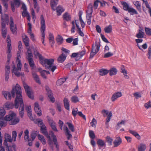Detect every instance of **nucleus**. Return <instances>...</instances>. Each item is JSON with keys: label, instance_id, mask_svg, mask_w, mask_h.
Wrapping results in <instances>:
<instances>
[{"label": "nucleus", "instance_id": "nucleus-1", "mask_svg": "<svg viewBox=\"0 0 151 151\" xmlns=\"http://www.w3.org/2000/svg\"><path fill=\"white\" fill-rule=\"evenodd\" d=\"M22 90L20 86L17 84L14 87H13L11 91V95L10 92L7 91H3L2 94L5 98L7 100L11 99V96L14 98L15 94H16V98L14 102V106L15 108L17 109L20 106L19 109V115L21 118L23 117L24 112V105L23 103L22 97Z\"/></svg>", "mask_w": 151, "mask_h": 151}, {"label": "nucleus", "instance_id": "nucleus-2", "mask_svg": "<svg viewBox=\"0 0 151 151\" xmlns=\"http://www.w3.org/2000/svg\"><path fill=\"white\" fill-rule=\"evenodd\" d=\"M18 43V48L19 50L17 52V59L16 60V63H17V68L16 67L14 63L13 65L12 66L13 69L12 71V73H14L17 77H19L20 76V73L19 71L21 70L22 66L21 61L20 59L21 58V51L20 49L22 47L21 42L19 41Z\"/></svg>", "mask_w": 151, "mask_h": 151}, {"label": "nucleus", "instance_id": "nucleus-3", "mask_svg": "<svg viewBox=\"0 0 151 151\" xmlns=\"http://www.w3.org/2000/svg\"><path fill=\"white\" fill-rule=\"evenodd\" d=\"M54 60L53 59H44L40 62L41 64L45 67L46 69H49L52 72L57 68L56 66L55 65H52L53 64Z\"/></svg>", "mask_w": 151, "mask_h": 151}, {"label": "nucleus", "instance_id": "nucleus-4", "mask_svg": "<svg viewBox=\"0 0 151 151\" xmlns=\"http://www.w3.org/2000/svg\"><path fill=\"white\" fill-rule=\"evenodd\" d=\"M4 119L9 121V124L11 125H14L18 123L19 121V118L16 117L15 114L14 113L6 115L4 117Z\"/></svg>", "mask_w": 151, "mask_h": 151}, {"label": "nucleus", "instance_id": "nucleus-5", "mask_svg": "<svg viewBox=\"0 0 151 151\" xmlns=\"http://www.w3.org/2000/svg\"><path fill=\"white\" fill-rule=\"evenodd\" d=\"M8 15L5 14L4 16H1V27L2 36L4 39L6 37L7 34V30L6 28V23L8 21Z\"/></svg>", "mask_w": 151, "mask_h": 151}, {"label": "nucleus", "instance_id": "nucleus-6", "mask_svg": "<svg viewBox=\"0 0 151 151\" xmlns=\"http://www.w3.org/2000/svg\"><path fill=\"white\" fill-rule=\"evenodd\" d=\"M40 30L42 32V43L44 45V39L45 37V31L46 28L45 21L43 15H41L40 17Z\"/></svg>", "mask_w": 151, "mask_h": 151}, {"label": "nucleus", "instance_id": "nucleus-7", "mask_svg": "<svg viewBox=\"0 0 151 151\" xmlns=\"http://www.w3.org/2000/svg\"><path fill=\"white\" fill-rule=\"evenodd\" d=\"M121 4L123 6V9L126 11H127L129 13L130 15H133L134 14H138L137 11L134 8L130 7L129 5L126 2H121Z\"/></svg>", "mask_w": 151, "mask_h": 151}, {"label": "nucleus", "instance_id": "nucleus-8", "mask_svg": "<svg viewBox=\"0 0 151 151\" xmlns=\"http://www.w3.org/2000/svg\"><path fill=\"white\" fill-rule=\"evenodd\" d=\"M93 12V5L92 4L90 3L88 4L86 11V18L87 24L88 25H90L91 24V18Z\"/></svg>", "mask_w": 151, "mask_h": 151}, {"label": "nucleus", "instance_id": "nucleus-9", "mask_svg": "<svg viewBox=\"0 0 151 151\" xmlns=\"http://www.w3.org/2000/svg\"><path fill=\"white\" fill-rule=\"evenodd\" d=\"M6 42L8 48V50L7 51V52L8 53L7 56V62L9 63L10 61V58L12 56V54L11 53L12 48L11 40L10 39V36L9 35L7 36Z\"/></svg>", "mask_w": 151, "mask_h": 151}, {"label": "nucleus", "instance_id": "nucleus-10", "mask_svg": "<svg viewBox=\"0 0 151 151\" xmlns=\"http://www.w3.org/2000/svg\"><path fill=\"white\" fill-rule=\"evenodd\" d=\"M100 46V43L98 45L97 43H95V44L92 45L91 51L90 54V58H93L98 52L99 50Z\"/></svg>", "mask_w": 151, "mask_h": 151}, {"label": "nucleus", "instance_id": "nucleus-11", "mask_svg": "<svg viewBox=\"0 0 151 151\" xmlns=\"http://www.w3.org/2000/svg\"><path fill=\"white\" fill-rule=\"evenodd\" d=\"M17 136V132L16 131H14L12 132V138L11 136L8 134H5V140L8 142H11L13 140L14 141H16V138Z\"/></svg>", "mask_w": 151, "mask_h": 151}, {"label": "nucleus", "instance_id": "nucleus-12", "mask_svg": "<svg viewBox=\"0 0 151 151\" xmlns=\"http://www.w3.org/2000/svg\"><path fill=\"white\" fill-rule=\"evenodd\" d=\"M10 20L9 25L10 30L12 33H16L17 32V25L14 24L13 19L12 17H10Z\"/></svg>", "mask_w": 151, "mask_h": 151}, {"label": "nucleus", "instance_id": "nucleus-13", "mask_svg": "<svg viewBox=\"0 0 151 151\" xmlns=\"http://www.w3.org/2000/svg\"><path fill=\"white\" fill-rule=\"evenodd\" d=\"M32 57L33 56L32 53L29 52V51H28L27 58L28 60L30 66L32 68H34L35 66V64Z\"/></svg>", "mask_w": 151, "mask_h": 151}, {"label": "nucleus", "instance_id": "nucleus-14", "mask_svg": "<svg viewBox=\"0 0 151 151\" xmlns=\"http://www.w3.org/2000/svg\"><path fill=\"white\" fill-rule=\"evenodd\" d=\"M45 88L47 95L50 99V101L52 103L54 102L55 101V99L53 96V94L51 91L49 87L47 86H46Z\"/></svg>", "mask_w": 151, "mask_h": 151}, {"label": "nucleus", "instance_id": "nucleus-15", "mask_svg": "<svg viewBox=\"0 0 151 151\" xmlns=\"http://www.w3.org/2000/svg\"><path fill=\"white\" fill-rule=\"evenodd\" d=\"M23 86L27 95L29 98L33 99L34 98V97L31 94L29 86L25 83L23 84Z\"/></svg>", "mask_w": 151, "mask_h": 151}, {"label": "nucleus", "instance_id": "nucleus-16", "mask_svg": "<svg viewBox=\"0 0 151 151\" xmlns=\"http://www.w3.org/2000/svg\"><path fill=\"white\" fill-rule=\"evenodd\" d=\"M49 123L52 129L55 132H57L58 130L57 129L56 123L52 119L50 118L48 119Z\"/></svg>", "mask_w": 151, "mask_h": 151}, {"label": "nucleus", "instance_id": "nucleus-17", "mask_svg": "<svg viewBox=\"0 0 151 151\" xmlns=\"http://www.w3.org/2000/svg\"><path fill=\"white\" fill-rule=\"evenodd\" d=\"M34 109L35 112L38 116H40L42 115V111L37 102H36L35 103Z\"/></svg>", "mask_w": 151, "mask_h": 151}, {"label": "nucleus", "instance_id": "nucleus-18", "mask_svg": "<svg viewBox=\"0 0 151 151\" xmlns=\"http://www.w3.org/2000/svg\"><path fill=\"white\" fill-rule=\"evenodd\" d=\"M122 96V94L121 92H117L114 93L111 98V101L112 102L114 101L118 98L121 97Z\"/></svg>", "mask_w": 151, "mask_h": 151}, {"label": "nucleus", "instance_id": "nucleus-19", "mask_svg": "<svg viewBox=\"0 0 151 151\" xmlns=\"http://www.w3.org/2000/svg\"><path fill=\"white\" fill-rule=\"evenodd\" d=\"M102 113H104L107 115V117L106 119V124H107L110 121L112 116V113L111 111L109 112L105 110H103L102 111Z\"/></svg>", "mask_w": 151, "mask_h": 151}, {"label": "nucleus", "instance_id": "nucleus-20", "mask_svg": "<svg viewBox=\"0 0 151 151\" xmlns=\"http://www.w3.org/2000/svg\"><path fill=\"white\" fill-rule=\"evenodd\" d=\"M122 142V140L120 137H116L113 142L114 146L115 147H118L121 144Z\"/></svg>", "mask_w": 151, "mask_h": 151}, {"label": "nucleus", "instance_id": "nucleus-21", "mask_svg": "<svg viewBox=\"0 0 151 151\" xmlns=\"http://www.w3.org/2000/svg\"><path fill=\"white\" fill-rule=\"evenodd\" d=\"M78 20H75V22L76 24V26L77 29V32L80 36L82 37H83L84 36V34L83 32L81 31V29L79 27V23H78Z\"/></svg>", "mask_w": 151, "mask_h": 151}, {"label": "nucleus", "instance_id": "nucleus-22", "mask_svg": "<svg viewBox=\"0 0 151 151\" xmlns=\"http://www.w3.org/2000/svg\"><path fill=\"white\" fill-rule=\"evenodd\" d=\"M26 110L27 112L28 116L29 119L31 120H33V118L32 116L31 106L29 105L28 106H27L26 108Z\"/></svg>", "mask_w": 151, "mask_h": 151}, {"label": "nucleus", "instance_id": "nucleus-23", "mask_svg": "<svg viewBox=\"0 0 151 151\" xmlns=\"http://www.w3.org/2000/svg\"><path fill=\"white\" fill-rule=\"evenodd\" d=\"M50 134L51 135V137L53 138V141L54 143V144L56 146V148L58 150L59 149V145H58L57 139L56 137V136L55 135L54 133L52 132H51V133Z\"/></svg>", "mask_w": 151, "mask_h": 151}, {"label": "nucleus", "instance_id": "nucleus-24", "mask_svg": "<svg viewBox=\"0 0 151 151\" xmlns=\"http://www.w3.org/2000/svg\"><path fill=\"white\" fill-rule=\"evenodd\" d=\"M56 10L57 15L60 16L65 11V9L63 7L61 6H58L55 9Z\"/></svg>", "mask_w": 151, "mask_h": 151}, {"label": "nucleus", "instance_id": "nucleus-25", "mask_svg": "<svg viewBox=\"0 0 151 151\" xmlns=\"http://www.w3.org/2000/svg\"><path fill=\"white\" fill-rule=\"evenodd\" d=\"M7 121L4 118V119L3 118H0V130L2 127H4L6 126Z\"/></svg>", "mask_w": 151, "mask_h": 151}, {"label": "nucleus", "instance_id": "nucleus-26", "mask_svg": "<svg viewBox=\"0 0 151 151\" xmlns=\"http://www.w3.org/2000/svg\"><path fill=\"white\" fill-rule=\"evenodd\" d=\"M58 2V0H51L50 2L51 6L53 10H55V8Z\"/></svg>", "mask_w": 151, "mask_h": 151}, {"label": "nucleus", "instance_id": "nucleus-27", "mask_svg": "<svg viewBox=\"0 0 151 151\" xmlns=\"http://www.w3.org/2000/svg\"><path fill=\"white\" fill-rule=\"evenodd\" d=\"M146 149V145L143 143H140L137 147L138 151H145Z\"/></svg>", "mask_w": 151, "mask_h": 151}, {"label": "nucleus", "instance_id": "nucleus-28", "mask_svg": "<svg viewBox=\"0 0 151 151\" xmlns=\"http://www.w3.org/2000/svg\"><path fill=\"white\" fill-rule=\"evenodd\" d=\"M64 105L66 109L69 110L70 108L69 101L66 98H65L63 100Z\"/></svg>", "mask_w": 151, "mask_h": 151}, {"label": "nucleus", "instance_id": "nucleus-29", "mask_svg": "<svg viewBox=\"0 0 151 151\" xmlns=\"http://www.w3.org/2000/svg\"><path fill=\"white\" fill-rule=\"evenodd\" d=\"M40 130L42 131V133L46 136L49 135L48 132L47 131L46 127L45 125L40 126Z\"/></svg>", "mask_w": 151, "mask_h": 151}, {"label": "nucleus", "instance_id": "nucleus-30", "mask_svg": "<svg viewBox=\"0 0 151 151\" xmlns=\"http://www.w3.org/2000/svg\"><path fill=\"white\" fill-rule=\"evenodd\" d=\"M64 130L65 131V134L67 136V139L69 140L70 138L72 137V135L70 134V132L67 127L66 126L64 128Z\"/></svg>", "mask_w": 151, "mask_h": 151}, {"label": "nucleus", "instance_id": "nucleus-31", "mask_svg": "<svg viewBox=\"0 0 151 151\" xmlns=\"http://www.w3.org/2000/svg\"><path fill=\"white\" fill-rule=\"evenodd\" d=\"M129 132L130 134L134 136L137 139L139 140L141 139V136L137 132L131 130H129Z\"/></svg>", "mask_w": 151, "mask_h": 151}, {"label": "nucleus", "instance_id": "nucleus-32", "mask_svg": "<svg viewBox=\"0 0 151 151\" xmlns=\"http://www.w3.org/2000/svg\"><path fill=\"white\" fill-rule=\"evenodd\" d=\"M66 56L63 53L61 54L58 58V61L59 63L63 62L65 59Z\"/></svg>", "mask_w": 151, "mask_h": 151}, {"label": "nucleus", "instance_id": "nucleus-33", "mask_svg": "<svg viewBox=\"0 0 151 151\" xmlns=\"http://www.w3.org/2000/svg\"><path fill=\"white\" fill-rule=\"evenodd\" d=\"M97 143L99 146L101 147H106V144L104 141L101 139H98Z\"/></svg>", "mask_w": 151, "mask_h": 151}, {"label": "nucleus", "instance_id": "nucleus-34", "mask_svg": "<svg viewBox=\"0 0 151 151\" xmlns=\"http://www.w3.org/2000/svg\"><path fill=\"white\" fill-rule=\"evenodd\" d=\"M108 71V73H109V74L111 76L116 74L117 72V69L114 68H111Z\"/></svg>", "mask_w": 151, "mask_h": 151}, {"label": "nucleus", "instance_id": "nucleus-35", "mask_svg": "<svg viewBox=\"0 0 151 151\" xmlns=\"http://www.w3.org/2000/svg\"><path fill=\"white\" fill-rule=\"evenodd\" d=\"M112 29V26L109 25L108 26L105 27L104 29L105 32L107 33H109L111 32Z\"/></svg>", "mask_w": 151, "mask_h": 151}, {"label": "nucleus", "instance_id": "nucleus-36", "mask_svg": "<svg viewBox=\"0 0 151 151\" xmlns=\"http://www.w3.org/2000/svg\"><path fill=\"white\" fill-rule=\"evenodd\" d=\"M145 33L141 30H139V32L136 35V37L138 38H143L144 37Z\"/></svg>", "mask_w": 151, "mask_h": 151}, {"label": "nucleus", "instance_id": "nucleus-37", "mask_svg": "<svg viewBox=\"0 0 151 151\" xmlns=\"http://www.w3.org/2000/svg\"><path fill=\"white\" fill-rule=\"evenodd\" d=\"M99 74L101 76H103L107 74L109 72L108 71L105 69H101L99 70Z\"/></svg>", "mask_w": 151, "mask_h": 151}, {"label": "nucleus", "instance_id": "nucleus-38", "mask_svg": "<svg viewBox=\"0 0 151 151\" xmlns=\"http://www.w3.org/2000/svg\"><path fill=\"white\" fill-rule=\"evenodd\" d=\"M56 40L58 44L60 45L63 42V38L60 35H58L56 37Z\"/></svg>", "mask_w": 151, "mask_h": 151}, {"label": "nucleus", "instance_id": "nucleus-39", "mask_svg": "<svg viewBox=\"0 0 151 151\" xmlns=\"http://www.w3.org/2000/svg\"><path fill=\"white\" fill-rule=\"evenodd\" d=\"M24 139L26 140H27L28 141H29L30 139L29 135V131L28 129H26L24 132Z\"/></svg>", "mask_w": 151, "mask_h": 151}, {"label": "nucleus", "instance_id": "nucleus-40", "mask_svg": "<svg viewBox=\"0 0 151 151\" xmlns=\"http://www.w3.org/2000/svg\"><path fill=\"white\" fill-rule=\"evenodd\" d=\"M52 131L49 132V135L46 136V137L48 139V144L52 148H53V145L52 142V141L51 139V137H52L51 135L50 134L51 133V132Z\"/></svg>", "mask_w": 151, "mask_h": 151}, {"label": "nucleus", "instance_id": "nucleus-41", "mask_svg": "<svg viewBox=\"0 0 151 151\" xmlns=\"http://www.w3.org/2000/svg\"><path fill=\"white\" fill-rule=\"evenodd\" d=\"M133 4L136 6L137 9L139 11H141V5L140 4L139 2V1H134L133 3Z\"/></svg>", "mask_w": 151, "mask_h": 151}, {"label": "nucleus", "instance_id": "nucleus-42", "mask_svg": "<svg viewBox=\"0 0 151 151\" xmlns=\"http://www.w3.org/2000/svg\"><path fill=\"white\" fill-rule=\"evenodd\" d=\"M63 19L67 21H68L71 19V17L68 13H65L63 15Z\"/></svg>", "mask_w": 151, "mask_h": 151}, {"label": "nucleus", "instance_id": "nucleus-43", "mask_svg": "<svg viewBox=\"0 0 151 151\" xmlns=\"http://www.w3.org/2000/svg\"><path fill=\"white\" fill-rule=\"evenodd\" d=\"M24 37H25L23 38V41L26 46H29V38L26 35H25Z\"/></svg>", "mask_w": 151, "mask_h": 151}, {"label": "nucleus", "instance_id": "nucleus-44", "mask_svg": "<svg viewBox=\"0 0 151 151\" xmlns=\"http://www.w3.org/2000/svg\"><path fill=\"white\" fill-rule=\"evenodd\" d=\"M38 138L41 142H42V144L45 145L46 143V141L44 138L43 136L40 134H38Z\"/></svg>", "mask_w": 151, "mask_h": 151}, {"label": "nucleus", "instance_id": "nucleus-45", "mask_svg": "<svg viewBox=\"0 0 151 151\" xmlns=\"http://www.w3.org/2000/svg\"><path fill=\"white\" fill-rule=\"evenodd\" d=\"M66 80L65 78H62L58 79L57 81V83L58 85L60 86L63 84Z\"/></svg>", "mask_w": 151, "mask_h": 151}, {"label": "nucleus", "instance_id": "nucleus-46", "mask_svg": "<svg viewBox=\"0 0 151 151\" xmlns=\"http://www.w3.org/2000/svg\"><path fill=\"white\" fill-rule=\"evenodd\" d=\"M38 132L37 131H33L32 132L30 135L32 139V141H33L35 139Z\"/></svg>", "mask_w": 151, "mask_h": 151}, {"label": "nucleus", "instance_id": "nucleus-47", "mask_svg": "<svg viewBox=\"0 0 151 151\" xmlns=\"http://www.w3.org/2000/svg\"><path fill=\"white\" fill-rule=\"evenodd\" d=\"M106 141L107 142L108 145H112V142L113 140V139L109 136H107L106 137Z\"/></svg>", "mask_w": 151, "mask_h": 151}, {"label": "nucleus", "instance_id": "nucleus-48", "mask_svg": "<svg viewBox=\"0 0 151 151\" xmlns=\"http://www.w3.org/2000/svg\"><path fill=\"white\" fill-rule=\"evenodd\" d=\"M5 111L2 107H0V118H3L5 114Z\"/></svg>", "mask_w": 151, "mask_h": 151}, {"label": "nucleus", "instance_id": "nucleus-49", "mask_svg": "<svg viewBox=\"0 0 151 151\" xmlns=\"http://www.w3.org/2000/svg\"><path fill=\"white\" fill-rule=\"evenodd\" d=\"M66 124L68 125L69 129L72 132H74L75 130L73 125L71 123L69 122H67Z\"/></svg>", "mask_w": 151, "mask_h": 151}, {"label": "nucleus", "instance_id": "nucleus-50", "mask_svg": "<svg viewBox=\"0 0 151 151\" xmlns=\"http://www.w3.org/2000/svg\"><path fill=\"white\" fill-rule=\"evenodd\" d=\"M72 102L74 103H76L79 101V99L78 97L76 96H73L71 99Z\"/></svg>", "mask_w": 151, "mask_h": 151}, {"label": "nucleus", "instance_id": "nucleus-51", "mask_svg": "<svg viewBox=\"0 0 151 151\" xmlns=\"http://www.w3.org/2000/svg\"><path fill=\"white\" fill-rule=\"evenodd\" d=\"M14 2H12L11 3H13L14 4V6H15L16 7L18 8L19 6L20 2L19 0H13Z\"/></svg>", "mask_w": 151, "mask_h": 151}, {"label": "nucleus", "instance_id": "nucleus-52", "mask_svg": "<svg viewBox=\"0 0 151 151\" xmlns=\"http://www.w3.org/2000/svg\"><path fill=\"white\" fill-rule=\"evenodd\" d=\"M34 53L35 56L39 57L40 62L43 59V56L37 52L35 51Z\"/></svg>", "mask_w": 151, "mask_h": 151}, {"label": "nucleus", "instance_id": "nucleus-53", "mask_svg": "<svg viewBox=\"0 0 151 151\" xmlns=\"http://www.w3.org/2000/svg\"><path fill=\"white\" fill-rule=\"evenodd\" d=\"M145 31L146 34L148 36L151 35V29L147 27H145Z\"/></svg>", "mask_w": 151, "mask_h": 151}, {"label": "nucleus", "instance_id": "nucleus-54", "mask_svg": "<svg viewBox=\"0 0 151 151\" xmlns=\"http://www.w3.org/2000/svg\"><path fill=\"white\" fill-rule=\"evenodd\" d=\"M125 122H126L125 120H122L120 122H118L117 124V125L116 127V129H119L120 127H121V126L120 125L121 124H122L124 125Z\"/></svg>", "mask_w": 151, "mask_h": 151}, {"label": "nucleus", "instance_id": "nucleus-55", "mask_svg": "<svg viewBox=\"0 0 151 151\" xmlns=\"http://www.w3.org/2000/svg\"><path fill=\"white\" fill-rule=\"evenodd\" d=\"M89 134L90 137L92 139H94L95 137V135L93 131L92 130H90L89 132Z\"/></svg>", "mask_w": 151, "mask_h": 151}, {"label": "nucleus", "instance_id": "nucleus-56", "mask_svg": "<svg viewBox=\"0 0 151 151\" xmlns=\"http://www.w3.org/2000/svg\"><path fill=\"white\" fill-rule=\"evenodd\" d=\"M86 53V50H83L81 52H78L79 57L81 58Z\"/></svg>", "mask_w": 151, "mask_h": 151}, {"label": "nucleus", "instance_id": "nucleus-57", "mask_svg": "<svg viewBox=\"0 0 151 151\" xmlns=\"http://www.w3.org/2000/svg\"><path fill=\"white\" fill-rule=\"evenodd\" d=\"M78 109L77 108H76L75 109H73L72 114L74 117H75L77 115V114H78Z\"/></svg>", "mask_w": 151, "mask_h": 151}, {"label": "nucleus", "instance_id": "nucleus-58", "mask_svg": "<svg viewBox=\"0 0 151 151\" xmlns=\"http://www.w3.org/2000/svg\"><path fill=\"white\" fill-rule=\"evenodd\" d=\"M28 29L27 31V32L29 35L32 34V25L30 23H28Z\"/></svg>", "mask_w": 151, "mask_h": 151}, {"label": "nucleus", "instance_id": "nucleus-59", "mask_svg": "<svg viewBox=\"0 0 151 151\" xmlns=\"http://www.w3.org/2000/svg\"><path fill=\"white\" fill-rule=\"evenodd\" d=\"M113 55V53L110 52H109L105 53L104 56V58H108Z\"/></svg>", "mask_w": 151, "mask_h": 151}, {"label": "nucleus", "instance_id": "nucleus-60", "mask_svg": "<svg viewBox=\"0 0 151 151\" xmlns=\"http://www.w3.org/2000/svg\"><path fill=\"white\" fill-rule=\"evenodd\" d=\"M144 106L147 109L151 108V101H149L147 103L145 104Z\"/></svg>", "mask_w": 151, "mask_h": 151}, {"label": "nucleus", "instance_id": "nucleus-61", "mask_svg": "<svg viewBox=\"0 0 151 151\" xmlns=\"http://www.w3.org/2000/svg\"><path fill=\"white\" fill-rule=\"evenodd\" d=\"M148 58L149 59H151V47H149L147 53Z\"/></svg>", "mask_w": 151, "mask_h": 151}, {"label": "nucleus", "instance_id": "nucleus-62", "mask_svg": "<svg viewBox=\"0 0 151 151\" xmlns=\"http://www.w3.org/2000/svg\"><path fill=\"white\" fill-rule=\"evenodd\" d=\"M91 125L92 127H95L96 124V119L93 118L91 123Z\"/></svg>", "mask_w": 151, "mask_h": 151}, {"label": "nucleus", "instance_id": "nucleus-63", "mask_svg": "<svg viewBox=\"0 0 151 151\" xmlns=\"http://www.w3.org/2000/svg\"><path fill=\"white\" fill-rule=\"evenodd\" d=\"M101 37L102 39V40L105 42L106 43H109V42L108 41V40L105 37V36L102 35V34H101Z\"/></svg>", "mask_w": 151, "mask_h": 151}, {"label": "nucleus", "instance_id": "nucleus-64", "mask_svg": "<svg viewBox=\"0 0 151 151\" xmlns=\"http://www.w3.org/2000/svg\"><path fill=\"white\" fill-rule=\"evenodd\" d=\"M99 2L100 3V1L98 0H96V1H94L93 4V6L94 8L95 9H97L98 6V3Z\"/></svg>", "mask_w": 151, "mask_h": 151}]
</instances>
